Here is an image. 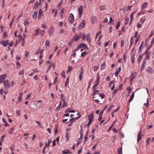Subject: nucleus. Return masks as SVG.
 Masks as SVG:
<instances>
[{"instance_id": "38", "label": "nucleus", "mask_w": 154, "mask_h": 154, "mask_svg": "<svg viewBox=\"0 0 154 154\" xmlns=\"http://www.w3.org/2000/svg\"><path fill=\"white\" fill-rule=\"evenodd\" d=\"M88 134V131H87L86 135H85V140H84V143H85L88 141V137H87Z\"/></svg>"}, {"instance_id": "28", "label": "nucleus", "mask_w": 154, "mask_h": 154, "mask_svg": "<svg viewBox=\"0 0 154 154\" xmlns=\"http://www.w3.org/2000/svg\"><path fill=\"white\" fill-rule=\"evenodd\" d=\"M114 106L112 104H111L108 107L107 110V112H109L112 109V108Z\"/></svg>"}, {"instance_id": "61", "label": "nucleus", "mask_w": 154, "mask_h": 154, "mask_svg": "<svg viewBox=\"0 0 154 154\" xmlns=\"http://www.w3.org/2000/svg\"><path fill=\"white\" fill-rule=\"evenodd\" d=\"M75 121V118H73L70 119L69 122H71L72 123Z\"/></svg>"}, {"instance_id": "50", "label": "nucleus", "mask_w": 154, "mask_h": 154, "mask_svg": "<svg viewBox=\"0 0 154 154\" xmlns=\"http://www.w3.org/2000/svg\"><path fill=\"white\" fill-rule=\"evenodd\" d=\"M80 48L79 45L74 50H73L72 51L73 52H75L76 51L79 50Z\"/></svg>"}, {"instance_id": "9", "label": "nucleus", "mask_w": 154, "mask_h": 154, "mask_svg": "<svg viewBox=\"0 0 154 154\" xmlns=\"http://www.w3.org/2000/svg\"><path fill=\"white\" fill-rule=\"evenodd\" d=\"M146 71L150 74H152L154 72V70L151 67H149L146 68Z\"/></svg>"}, {"instance_id": "32", "label": "nucleus", "mask_w": 154, "mask_h": 154, "mask_svg": "<svg viewBox=\"0 0 154 154\" xmlns=\"http://www.w3.org/2000/svg\"><path fill=\"white\" fill-rule=\"evenodd\" d=\"M134 57V54L132 55L131 56V62L132 63H134L135 62Z\"/></svg>"}, {"instance_id": "52", "label": "nucleus", "mask_w": 154, "mask_h": 154, "mask_svg": "<svg viewBox=\"0 0 154 154\" xmlns=\"http://www.w3.org/2000/svg\"><path fill=\"white\" fill-rule=\"evenodd\" d=\"M24 70L23 69H22L21 71L19 72V75H23L24 74Z\"/></svg>"}, {"instance_id": "10", "label": "nucleus", "mask_w": 154, "mask_h": 154, "mask_svg": "<svg viewBox=\"0 0 154 154\" xmlns=\"http://www.w3.org/2000/svg\"><path fill=\"white\" fill-rule=\"evenodd\" d=\"M83 68H82L81 72L80 73L79 75V80L80 81H81L82 80V78L83 74Z\"/></svg>"}, {"instance_id": "15", "label": "nucleus", "mask_w": 154, "mask_h": 154, "mask_svg": "<svg viewBox=\"0 0 154 154\" xmlns=\"http://www.w3.org/2000/svg\"><path fill=\"white\" fill-rule=\"evenodd\" d=\"M152 46L151 45L150 46H148L146 50H145V51L143 54H149L148 52L150 50L151 48L152 47Z\"/></svg>"}, {"instance_id": "8", "label": "nucleus", "mask_w": 154, "mask_h": 154, "mask_svg": "<svg viewBox=\"0 0 154 154\" xmlns=\"http://www.w3.org/2000/svg\"><path fill=\"white\" fill-rule=\"evenodd\" d=\"M136 12V11H135L131 13L130 15V23L129 24V26H130L131 24V23L132 21H133L134 19V15L135 13Z\"/></svg>"}, {"instance_id": "49", "label": "nucleus", "mask_w": 154, "mask_h": 154, "mask_svg": "<svg viewBox=\"0 0 154 154\" xmlns=\"http://www.w3.org/2000/svg\"><path fill=\"white\" fill-rule=\"evenodd\" d=\"M118 89L114 90L112 92V96H114L116 95V93L118 92Z\"/></svg>"}, {"instance_id": "64", "label": "nucleus", "mask_w": 154, "mask_h": 154, "mask_svg": "<svg viewBox=\"0 0 154 154\" xmlns=\"http://www.w3.org/2000/svg\"><path fill=\"white\" fill-rule=\"evenodd\" d=\"M16 113L17 115H18L19 116H20L21 115V111L19 110H17L16 111Z\"/></svg>"}, {"instance_id": "62", "label": "nucleus", "mask_w": 154, "mask_h": 154, "mask_svg": "<svg viewBox=\"0 0 154 154\" xmlns=\"http://www.w3.org/2000/svg\"><path fill=\"white\" fill-rule=\"evenodd\" d=\"M63 104L62 106V108H63V107H65V106H66L67 105V104L66 103L65 101H63Z\"/></svg>"}, {"instance_id": "51", "label": "nucleus", "mask_w": 154, "mask_h": 154, "mask_svg": "<svg viewBox=\"0 0 154 154\" xmlns=\"http://www.w3.org/2000/svg\"><path fill=\"white\" fill-rule=\"evenodd\" d=\"M100 9L101 11L106 9V8L105 5L100 6Z\"/></svg>"}, {"instance_id": "42", "label": "nucleus", "mask_w": 154, "mask_h": 154, "mask_svg": "<svg viewBox=\"0 0 154 154\" xmlns=\"http://www.w3.org/2000/svg\"><path fill=\"white\" fill-rule=\"evenodd\" d=\"M147 4V2H145L142 5V8L143 9L146 8V7Z\"/></svg>"}, {"instance_id": "12", "label": "nucleus", "mask_w": 154, "mask_h": 154, "mask_svg": "<svg viewBox=\"0 0 154 154\" xmlns=\"http://www.w3.org/2000/svg\"><path fill=\"white\" fill-rule=\"evenodd\" d=\"M91 22L93 24L97 22V19L96 17L93 16L91 17Z\"/></svg>"}, {"instance_id": "11", "label": "nucleus", "mask_w": 154, "mask_h": 154, "mask_svg": "<svg viewBox=\"0 0 154 154\" xmlns=\"http://www.w3.org/2000/svg\"><path fill=\"white\" fill-rule=\"evenodd\" d=\"M141 130H140L138 133L137 135V142H139L141 139Z\"/></svg>"}, {"instance_id": "19", "label": "nucleus", "mask_w": 154, "mask_h": 154, "mask_svg": "<svg viewBox=\"0 0 154 154\" xmlns=\"http://www.w3.org/2000/svg\"><path fill=\"white\" fill-rule=\"evenodd\" d=\"M79 46H80V48H85L86 49H88V46L85 43H81L79 45Z\"/></svg>"}, {"instance_id": "40", "label": "nucleus", "mask_w": 154, "mask_h": 154, "mask_svg": "<svg viewBox=\"0 0 154 154\" xmlns=\"http://www.w3.org/2000/svg\"><path fill=\"white\" fill-rule=\"evenodd\" d=\"M62 152L64 154L70 153V151L69 150H67V149H66L65 150L63 151Z\"/></svg>"}, {"instance_id": "6", "label": "nucleus", "mask_w": 154, "mask_h": 154, "mask_svg": "<svg viewBox=\"0 0 154 154\" xmlns=\"http://www.w3.org/2000/svg\"><path fill=\"white\" fill-rule=\"evenodd\" d=\"M9 43V42L8 40L2 41L0 42V44L2 45L5 47H6Z\"/></svg>"}, {"instance_id": "1", "label": "nucleus", "mask_w": 154, "mask_h": 154, "mask_svg": "<svg viewBox=\"0 0 154 154\" xmlns=\"http://www.w3.org/2000/svg\"><path fill=\"white\" fill-rule=\"evenodd\" d=\"M3 84L5 85V88L6 89H8L10 88V83L8 80L4 81Z\"/></svg>"}, {"instance_id": "7", "label": "nucleus", "mask_w": 154, "mask_h": 154, "mask_svg": "<svg viewBox=\"0 0 154 154\" xmlns=\"http://www.w3.org/2000/svg\"><path fill=\"white\" fill-rule=\"evenodd\" d=\"M6 76V74H4L0 76V83H3L4 80L5 79Z\"/></svg>"}, {"instance_id": "41", "label": "nucleus", "mask_w": 154, "mask_h": 154, "mask_svg": "<svg viewBox=\"0 0 154 154\" xmlns=\"http://www.w3.org/2000/svg\"><path fill=\"white\" fill-rule=\"evenodd\" d=\"M145 54L146 55V57L145 59L144 60H149L150 58V56L149 55V54Z\"/></svg>"}, {"instance_id": "22", "label": "nucleus", "mask_w": 154, "mask_h": 154, "mask_svg": "<svg viewBox=\"0 0 154 154\" xmlns=\"http://www.w3.org/2000/svg\"><path fill=\"white\" fill-rule=\"evenodd\" d=\"M134 93H132L131 96L129 99V102L130 103L133 100L134 97Z\"/></svg>"}, {"instance_id": "4", "label": "nucleus", "mask_w": 154, "mask_h": 154, "mask_svg": "<svg viewBox=\"0 0 154 154\" xmlns=\"http://www.w3.org/2000/svg\"><path fill=\"white\" fill-rule=\"evenodd\" d=\"M86 22L85 20H83L82 23L79 25L78 26V29H80L85 27Z\"/></svg>"}, {"instance_id": "45", "label": "nucleus", "mask_w": 154, "mask_h": 154, "mask_svg": "<svg viewBox=\"0 0 154 154\" xmlns=\"http://www.w3.org/2000/svg\"><path fill=\"white\" fill-rule=\"evenodd\" d=\"M69 80V77H68L67 78L66 80V81L65 84V86L66 87H67V85H68V84Z\"/></svg>"}, {"instance_id": "59", "label": "nucleus", "mask_w": 154, "mask_h": 154, "mask_svg": "<svg viewBox=\"0 0 154 154\" xmlns=\"http://www.w3.org/2000/svg\"><path fill=\"white\" fill-rule=\"evenodd\" d=\"M150 138H147L146 139V144L147 145H149V141L150 140Z\"/></svg>"}, {"instance_id": "27", "label": "nucleus", "mask_w": 154, "mask_h": 154, "mask_svg": "<svg viewBox=\"0 0 154 154\" xmlns=\"http://www.w3.org/2000/svg\"><path fill=\"white\" fill-rule=\"evenodd\" d=\"M40 30L39 28H37L35 30V33L34 35V36L37 35H39L40 31H39Z\"/></svg>"}, {"instance_id": "46", "label": "nucleus", "mask_w": 154, "mask_h": 154, "mask_svg": "<svg viewBox=\"0 0 154 154\" xmlns=\"http://www.w3.org/2000/svg\"><path fill=\"white\" fill-rule=\"evenodd\" d=\"M81 129L80 131V137H83V131H82V126H81Z\"/></svg>"}, {"instance_id": "36", "label": "nucleus", "mask_w": 154, "mask_h": 154, "mask_svg": "<svg viewBox=\"0 0 154 154\" xmlns=\"http://www.w3.org/2000/svg\"><path fill=\"white\" fill-rule=\"evenodd\" d=\"M38 12H39V13H38V18H41V17H40V16L42 15V10L41 9H40L39 10Z\"/></svg>"}, {"instance_id": "14", "label": "nucleus", "mask_w": 154, "mask_h": 154, "mask_svg": "<svg viewBox=\"0 0 154 154\" xmlns=\"http://www.w3.org/2000/svg\"><path fill=\"white\" fill-rule=\"evenodd\" d=\"M52 67L53 68V70H54L55 69V65L54 64L50 63L48 66L46 72H47Z\"/></svg>"}, {"instance_id": "54", "label": "nucleus", "mask_w": 154, "mask_h": 154, "mask_svg": "<svg viewBox=\"0 0 154 154\" xmlns=\"http://www.w3.org/2000/svg\"><path fill=\"white\" fill-rule=\"evenodd\" d=\"M38 6V2H35V3L34 5V8L35 9H36L37 8Z\"/></svg>"}, {"instance_id": "20", "label": "nucleus", "mask_w": 154, "mask_h": 154, "mask_svg": "<svg viewBox=\"0 0 154 154\" xmlns=\"http://www.w3.org/2000/svg\"><path fill=\"white\" fill-rule=\"evenodd\" d=\"M106 64L105 61L103 63L101 64V69L103 70L106 67Z\"/></svg>"}, {"instance_id": "21", "label": "nucleus", "mask_w": 154, "mask_h": 154, "mask_svg": "<svg viewBox=\"0 0 154 154\" xmlns=\"http://www.w3.org/2000/svg\"><path fill=\"white\" fill-rule=\"evenodd\" d=\"M117 121V120L116 119L112 123L111 126L109 127V128L108 130V131H109L112 129V127L115 124Z\"/></svg>"}, {"instance_id": "17", "label": "nucleus", "mask_w": 154, "mask_h": 154, "mask_svg": "<svg viewBox=\"0 0 154 154\" xmlns=\"http://www.w3.org/2000/svg\"><path fill=\"white\" fill-rule=\"evenodd\" d=\"M89 122H92L93 119V114L92 113L91 115H89L88 116Z\"/></svg>"}, {"instance_id": "58", "label": "nucleus", "mask_w": 154, "mask_h": 154, "mask_svg": "<svg viewBox=\"0 0 154 154\" xmlns=\"http://www.w3.org/2000/svg\"><path fill=\"white\" fill-rule=\"evenodd\" d=\"M23 95V93L22 92H20L19 93L18 98H22Z\"/></svg>"}, {"instance_id": "18", "label": "nucleus", "mask_w": 154, "mask_h": 154, "mask_svg": "<svg viewBox=\"0 0 154 154\" xmlns=\"http://www.w3.org/2000/svg\"><path fill=\"white\" fill-rule=\"evenodd\" d=\"M80 38V36H79L77 35V34H76L73 37V40L74 42H75L76 40L78 41L79 39V38Z\"/></svg>"}, {"instance_id": "2", "label": "nucleus", "mask_w": 154, "mask_h": 154, "mask_svg": "<svg viewBox=\"0 0 154 154\" xmlns=\"http://www.w3.org/2000/svg\"><path fill=\"white\" fill-rule=\"evenodd\" d=\"M136 73L135 72H132L130 76V82H131L134 79V78L136 77Z\"/></svg>"}, {"instance_id": "43", "label": "nucleus", "mask_w": 154, "mask_h": 154, "mask_svg": "<svg viewBox=\"0 0 154 154\" xmlns=\"http://www.w3.org/2000/svg\"><path fill=\"white\" fill-rule=\"evenodd\" d=\"M92 89L94 91V93H95V92H99V91L98 90H96V87L94 86H93L92 87Z\"/></svg>"}, {"instance_id": "48", "label": "nucleus", "mask_w": 154, "mask_h": 154, "mask_svg": "<svg viewBox=\"0 0 154 154\" xmlns=\"http://www.w3.org/2000/svg\"><path fill=\"white\" fill-rule=\"evenodd\" d=\"M144 105L146 107H148V106H149V102H148V98L147 99V102H146V103H144Z\"/></svg>"}, {"instance_id": "35", "label": "nucleus", "mask_w": 154, "mask_h": 154, "mask_svg": "<svg viewBox=\"0 0 154 154\" xmlns=\"http://www.w3.org/2000/svg\"><path fill=\"white\" fill-rule=\"evenodd\" d=\"M118 154H122V148L121 147L119 148L118 150Z\"/></svg>"}, {"instance_id": "13", "label": "nucleus", "mask_w": 154, "mask_h": 154, "mask_svg": "<svg viewBox=\"0 0 154 154\" xmlns=\"http://www.w3.org/2000/svg\"><path fill=\"white\" fill-rule=\"evenodd\" d=\"M121 70V66H120L119 68H118L116 71L114 73L115 76H117Z\"/></svg>"}, {"instance_id": "26", "label": "nucleus", "mask_w": 154, "mask_h": 154, "mask_svg": "<svg viewBox=\"0 0 154 154\" xmlns=\"http://www.w3.org/2000/svg\"><path fill=\"white\" fill-rule=\"evenodd\" d=\"M49 33L50 36H51L54 32V29L52 27H51L49 30Z\"/></svg>"}, {"instance_id": "5", "label": "nucleus", "mask_w": 154, "mask_h": 154, "mask_svg": "<svg viewBox=\"0 0 154 154\" xmlns=\"http://www.w3.org/2000/svg\"><path fill=\"white\" fill-rule=\"evenodd\" d=\"M78 10L79 11V16L80 17H81L83 10L82 6V5L80 6L79 8H78Z\"/></svg>"}, {"instance_id": "44", "label": "nucleus", "mask_w": 154, "mask_h": 154, "mask_svg": "<svg viewBox=\"0 0 154 154\" xmlns=\"http://www.w3.org/2000/svg\"><path fill=\"white\" fill-rule=\"evenodd\" d=\"M82 137H80L77 140V142H79V143H81L82 141Z\"/></svg>"}, {"instance_id": "31", "label": "nucleus", "mask_w": 154, "mask_h": 154, "mask_svg": "<svg viewBox=\"0 0 154 154\" xmlns=\"http://www.w3.org/2000/svg\"><path fill=\"white\" fill-rule=\"evenodd\" d=\"M90 34H89L87 35V41L89 42L91 41V39L90 38Z\"/></svg>"}, {"instance_id": "30", "label": "nucleus", "mask_w": 154, "mask_h": 154, "mask_svg": "<svg viewBox=\"0 0 154 154\" xmlns=\"http://www.w3.org/2000/svg\"><path fill=\"white\" fill-rule=\"evenodd\" d=\"M50 41L48 39L46 40L45 43V46L46 47H49L50 46Z\"/></svg>"}, {"instance_id": "23", "label": "nucleus", "mask_w": 154, "mask_h": 154, "mask_svg": "<svg viewBox=\"0 0 154 154\" xmlns=\"http://www.w3.org/2000/svg\"><path fill=\"white\" fill-rule=\"evenodd\" d=\"M38 14V12L37 11H35L32 15V17L34 19H36L37 18V15Z\"/></svg>"}, {"instance_id": "34", "label": "nucleus", "mask_w": 154, "mask_h": 154, "mask_svg": "<svg viewBox=\"0 0 154 154\" xmlns=\"http://www.w3.org/2000/svg\"><path fill=\"white\" fill-rule=\"evenodd\" d=\"M60 96L61 99L62 101H65V97L63 94H61Z\"/></svg>"}, {"instance_id": "16", "label": "nucleus", "mask_w": 154, "mask_h": 154, "mask_svg": "<svg viewBox=\"0 0 154 154\" xmlns=\"http://www.w3.org/2000/svg\"><path fill=\"white\" fill-rule=\"evenodd\" d=\"M143 44H144V42L142 41V42L139 48V53H141L142 52V50L143 49V48L144 47Z\"/></svg>"}, {"instance_id": "29", "label": "nucleus", "mask_w": 154, "mask_h": 154, "mask_svg": "<svg viewBox=\"0 0 154 154\" xmlns=\"http://www.w3.org/2000/svg\"><path fill=\"white\" fill-rule=\"evenodd\" d=\"M17 37L19 39V42H21L24 39V38H23V37L21 36V34L20 33L18 35Z\"/></svg>"}, {"instance_id": "63", "label": "nucleus", "mask_w": 154, "mask_h": 154, "mask_svg": "<svg viewBox=\"0 0 154 154\" xmlns=\"http://www.w3.org/2000/svg\"><path fill=\"white\" fill-rule=\"evenodd\" d=\"M145 20V19H143V18H141L140 20V21L142 23H143Z\"/></svg>"}, {"instance_id": "60", "label": "nucleus", "mask_w": 154, "mask_h": 154, "mask_svg": "<svg viewBox=\"0 0 154 154\" xmlns=\"http://www.w3.org/2000/svg\"><path fill=\"white\" fill-rule=\"evenodd\" d=\"M99 96L102 99H103L105 97V95L103 93H102L100 94Z\"/></svg>"}, {"instance_id": "39", "label": "nucleus", "mask_w": 154, "mask_h": 154, "mask_svg": "<svg viewBox=\"0 0 154 154\" xmlns=\"http://www.w3.org/2000/svg\"><path fill=\"white\" fill-rule=\"evenodd\" d=\"M114 21L113 20H112V18L111 17H110V21L109 22V23L110 24L113 25L114 23Z\"/></svg>"}, {"instance_id": "57", "label": "nucleus", "mask_w": 154, "mask_h": 154, "mask_svg": "<svg viewBox=\"0 0 154 154\" xmlns=\"http://www.w3.org/2000/svg\"><path fill=\"white\" fill-rule=\"evenodd\" d=\"M64 8H63L61 9V11L60 12V15L61 16V17L62 15H63V12H64Z\"/></svg>"}, {"instance_id": "33", "label": "nucleus", "mask_w": 154, "mask_h": 154, "mask_svg": "<svg viewBox=\"0 0 154 154\" xmlns=\"http://www.w3.org/2000/svg\"><path fill=\"white\" fill-rule=\"evenodd\" d=\"M61 104H62L61 102V101H60V103L58 106L56 107L55 110L57 111H58L59 110L61 106Z\"/></svg>"}, {"instance_id": "3", "label": "nucleus", "mask_w": 154, "mask_h": 154, "mask_svg": "<svg viewBox=\"0 0 154 154\" xmlns=\"http://www.w3.org/2000/svg\"><path fill=\"white\" fill-rule=\"evenodd\" d=\"M69 21L70 22L71 24H72L74 20V17L73 14L72 13H71L68 17Z\"/></svg>"}, {"instance_id": "25", "label": "nucleus", "mask_w": 154, "mask_h": 154, "mask_svg": "<svg viewBox=\"0 0 154 154\" xmlns=\"http://www.w3.org/2000/svg\"><path fill=\"white\" fill-rule=\"evenodd\" d=\"M66 141H67L69 140V137H70V134L68 132H66Z\"/></svg>"}, {"instance_id": "24", "label": "nucleus", "mask_w": 154, "mask_h": 154, "mask_svg": "<svg viewBox=\"0 0 154 154\" xmlns=\"http://www.w3.org/2000/svg\"><path fill=\"white\" fill-rule=\"evenodd\" d=\"M146 63V61L145 60H143V64L142 65V67L141 68V71H142L145 68V64Z\"/></svg>"}, {"instance_id": "55", "label": "nucleus", "mask_w": 154, "mask_h": 154, "mask_svg": "<svg viewBox=\"0 0 154 154\" xmlns=\"http://www.w3.org/2000/svg\"><path fill=\"white\" fill-rule=\"evenodd\" d=\"M129 18H125V25H126L128 24V21L129 20Z\"/></svg>"}, {"instance_id": "47", "label": "nucleus", "mask_w": 154, "mask_h": 154, "mask_svg": "<svg viewBox=\"0 0 154 154\" xmlns=\"http://www.w3.org/2000/svg\"><path fill=\"white\" fill-rule=\"evenodd\" d=\"M73 40V39H72L70 41H69L68 43V45L69 46H71L72 44V43L74 42Z\"/></svg>"}, {"instance_id": "56", "label": "nucleus", "mask_w": 154, "mask_h": 154, "mask_svg": "<svg viewBox=\"0 0 154 154\" xmlns=\"http://www.w3.org/2000/svg\"><path fill=\"white\" fill-rule=\"evenodd\" d=\"M121 47L122 48L124 45V39H122L121 40Z\"/></svg>"}, {"instance_id": "53", "label": "nucleus", "mask_w": 154, "mask_h": 154, "mask_svg": "<svg viewBox=\"0 0 154 154\" xmlns=\"http://www.w3.org/2000/svg\"><path fill=\"white\" fill-rule=\"evenodd\" d=\"M87 52L86 51H84L81 53V57H83L84 55H87Z\"/></svg>"}, {"instance_id": "37", "label": "nucleus", "mask_w": 154, "mask_h": 154, "mask_svg": "<svg viewBox=\"0 0 154 154\" xmlns=\"http://www.w3.org/2000/svg\"><path fill=\"white\" fill-rule=\"evenodd\" d=\"M143 58V56L142 55H140L138 57V59H137V61L138 62V63H140L141 60Z\"/></svg>"}]
</instances>
